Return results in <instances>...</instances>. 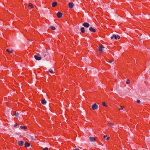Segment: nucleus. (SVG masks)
Instances as JSON below:
<instances>
[{"label": "nucleus", "mask_w": 150, "mask_h": 150, "mask_svg": "<svg viewBox=\"0 0 150 150\" xmlns=\"http://www.w3.org/2000/svg\"><path fill=\"white\" fill-rule=\"evenodd\" d=\"M35 58L38 60H40L42 59V58L40 57V54L39 53H37L36 55L34 56Z\"/></svg>", "instance_id": "obj_1"}, {"label": "nucleus", "mask_w": 150, "mask_h": 150, "mask_svg": "<svg viewBox=\"0 0 150 150\" xmlns=\"http://www.w3.org/2000/svg\"><path fill=\"white\" fill-rule=\"evenodd\" d=\"M98 107V105L96 104V103H94L92 106V109L93 110H95L97 109Z\"/></svg>", "instance_id": "obj_2"}, {"label": "nucleus", "mask_w": 150, "mask_h": 150, "mask_svg": "<svg viewBox=\"0 0 150 150\" xmlns=\"http://www.w3.org/2000/svg\"><path fill=\"white\" fill-rule=\"evenodd\" d=\"M111 39L115 38L116 40L120 39V36L118 35H113L111 38Z\"/></svg>", "instance_id": "obj_3"}, {"label": "nucleus", "mask_w": 150, "mask_h": 150, "mask_svg": "<svg viewBox=\"0 0 150 150\" xmlns=\"http://www.w3.org/2000/svg\"><path fill=\"white\" fill-rule=\"evenodd\" d=\"M83 25L85 27L88 28L90 26V25L89 23H84Z\"/></svg>", "instance_id": "obj_4"}, {"label": "nucleus", "mask_w": 150, "mask_h": 150, "mask_svg": "<svg viewBox=\"0 0 150 150\" xmlns=\"http://www.w3.org/2000/svg\"><path fill=\"white\" fill-rule=\"evenodd\" d=\"M74 4L72 3L69 2L68 4V6L70 8H72Z\"/></svg>", "instance_id": "obj_5"}, {"label": "nucleus", "mask_w": 150, "mask_h": 150, "mask_svg": "<svg viewBox=\"0 0 150 150\" xmlns=\"http://www.w3.org/2000/svg\"><path fill=\"white\" fill-rule=\"evenodd\" d=\"M62 14L60 12H59L57 13V16L58 18H60L62 17Z\"/></svg>", "instance_id": "obj_6"}, {"label": "nucleus", "mask_w": 150, "mask_h": 150, "mask_svg": "<svg viewBox=\"0 0 150 150\" xmlns=\"http://www.w3.org/2000/svg\"><path fill=\"white\" fill-rule=\"evenodd\" d=\"M18 144L20 146H23L24 144V142L23 141H20L18 142Z\"/></svg>", "instance_id": "obj_7"}, {"label": "nucleus", "mask_w": 150, "mask_h": 150, "mask_svg": "<svg viewBox=\"0 0 150 150\" xmlns=\"http://www.w3.org/2000/svg\"><path fill=\"white\" fill-rule=\"evenodd\" d=\"M57 4V3L56 1L54 2H53L52 3V7H55L56 6Z\"/></svg>", "instance_id": "obj_8"}, {"label": "nucleus", "mask_w": 150, "mask_h": 150, "mask_svg": "<svg viewBox=\"0 0 150 150\" xmlns=\"http://www.w3.org/2000/svg\"><path fill=\"white\" fill-rule=\"evenodd\" d=\"M28 7L29 9H31L33 8L34 6L32 4L29 3L28 5Z\"/></svg>", "instance_id": "obj_9"}, {"label": "nucleus", "mask_w": 150, "mask_h": 150, "mask_svg": "<svg viewBox=\"0 0 150 150\" xmlns=\"http://www.w3.org/2000/svg\"><path fill=\"white\" fill-rule=\"evenodd\" d=\"M103 47L102 46L99 45L98 47V50L100 51H103Z\"/></svg>", "instance_id": "obj_10"}, {"label": "nucleus", "mask_w": 150, "mask_h": 150, "mask_svg": "<svg viewBox=\"0 0 150 150\" xmlns=\"http://www.w3.org/2000/svg\"><path fill=\"white\" fill-rule=\"evenodd\" d=\"M90 140L93 142H94L95 141V139L94 137H90L89 138Z\"/></svg>", "instance_id": "obj_11"}, {"label": "nucleus", "mask_w": 150, "mask_h": 150, "mask_svg": "<svg viewBox=\"0 0 150 150\" xmlns=\"http://www.w3.org/2000/svg\"><path fill=\"white\" fill-rule=\"evenodd\" d=\"M89 30L93 32H96V30L94 28H93L92 27H90L89 28Z\"/></svg>", "instance_id": "obj_12"}, {"label": "nucleus", "mask_w": 150, "mask_h": 150, "mask_svg": "<svg viewBox=\"0 0 150 150\" xmlns=\"http://www.w3.org/2000/svg\"><path fill=\"white\" fill-rule=\"evenodd\" d=\"M107 124L110 126H113L114 125V123L112 122H108L107 123Z\"/></svg>", "instance_id": "obj_13"}, {"label": "nucleus", "mask_w": 150, "mask_h": 150, "mask_svg": "<svg viewBox=\"0 0 150 150\" xmlns=\"http://www.w3.org/2000/svg\"><path fill=\"white\" fill-rule=\"evenodd\" d=\"M30 144L28 142H26L25 144V147H29L30 146Z\"/></svg>", "instance_id": "obj_14"}, {"label": "nucleus", "mask_w": 150, "mask_h": 150, "mask_svg": "<svg viewBox=\"0 0 150 150\" xmlns=\"http://www.w3.org/2000/svg\"><path fill=\"white\" fill-rule=\"evenodd\" d=\"M6 51L9 53H11L13 52V50H11V51H10L8 49H7Z\"/></svg>", "instance_id": "obj_15"}, {"label": "nucleus", "mask_w": 150, "mask_h": 150, "mask_svg": "<svg viewBox=\"0 0 150 150\" xmlns=\"http://www.w3.org/2000/svg\"><path fill=\"white\" fill-rule=\"evenodd\" d=\"M103 138L107 140H108L110 139V137H107V135H105L104 136Z\"/></svg>", "instance_id": "obj_16"}, {"label": "nucleus", "mask_w": 150, "mask_h": 150, "mask_svg": "<svg viewBox=\"0 0 150 150\" xmlns=\"http://www.w3.org/2000/svg\"><path fill=\"white\" fill-rule=\"evenodd\" d=\"M41 103L43 104H45L47 103V101L45 100H41Z\"/></svg>", "instance_id": "obj_17"}, {"label": "nucleus", "mask_w": 150, "mask_h": 150, "mask_svg": "<svg viewBox=\"0 0 150 150\" xmlns=\"http://www.w3.org/2000/svg\"><path fill=\"white\" fill-rule=\"evenodd\" d=\"M102 105L104 106H105V107H107L108 106L107 104L105 102H103L102 103Z\"/></svg>", "instance_id": "obj_18"}, {"label": "nucleus", "mask_w": 150, "mask_h": 150, "mask_svg": "<svg viewBox=\"0 0 150 150\" xmlns=\"http://www.w3.org/2000/svg\"><path fill=\"white\" fill-rule=\"evenodd\" d=\"M20 128L22 129H25L27 128L25 126H21L20 127Z\"/></svg>", "instance_id": "obj_19"}, {"label": "nucleus", "mask_w": 150, "mask_h": 150, "mask_svg": "<svg viewBox=\"0 0 150 150\" xmlns=\"http://www.w3.org/2000/svg\"><path fill=\"white\" fill-rule=\"evenodd\" d=\"M81 31L82 33H84L85 32V29L83 27H82L81 29Z\"/></svg>", "instance_id": "obj_20"}, {"label": "nucleus", "mask_w": 150, "mask_h": 150, "mask_svg": "<svg viewBox=\"0 0 150 150\" xmlns=\"http://www.w3.org/2000/svg\"><path fill=\"white\" fill-rule=\"evenodd\" d=\"M15 115L16 117H18L19 115V113L18 112H15Z\"/></svg>", "instance_id": "obj_21"}, {"label": "nucleus", "mask_w": 150, "mask_h": 150, "mask_svg": "<svg viewBox=\"0 0 150 150\" xmlns=\"http://www.w3.org/2000/svg\"><path fill=\"white\" fill-rule=\"evenodd\" d=\"M50 28H51V29L53 30H54L56 29L53 26H51L50 27Z\"/></svg>", "instance_id": "obj_22"}, {"label": "nucleus", "mask_w": 150, "mask_h": 150, "mask_svg": "<svg viewBox=\"0 0 150 150\" xmlns=\"http://www.w3.org/2000/svg\"><path fill=\"white\" fill-rule=\"evenodd\" d=\"M130 83V81L129 79L127 80V81L126 82V84H128Z\"/></svg>", "instance_id": "obj_23"}, {"label": "nucleus", "mask_w": 150, "mask_h": 150, "mask_svg": "<svg viewBox=\"0 0 150 150\" xmlns=\"http://www.w3.org/2000/svg\"><path fill=\"white\" fill-rule=\"evenodd\" d=\"M49 72L50 73H53V71L51 69H50L49 70Z\"/></svg>", "instance_id": "obj_24"}, {"label": "nucleus", "mask_w": 150, "mask_h": 150, "mask_svg": "<svg viewBox=\"0 0 150 150\" xmlns=\"http://www.w3.org/2000/svg\"><path fill=\"white\" fill-rule=\"evenodd\" d=\"M119 109L120 110H122L123 109V107L122 106H120V108H119Z\"/></svg>", "instance_id": "obj_25"}, {"label": "nucleus", "mask_w": 150, "mask_h": 150, "mask_svg": "<svg viewBox=\"0 0 150 150\" xmlns=\"http://www.w3.org/2000/svg\"><path fill=\"white\" fill-rule=\"evenodd\" d=\"M114 60H110V61H109V62L110 63H112V62H113Z\"/></svg>", "instance_id": "obj_26"}, {"label": "nucleus", "mask_w": 150, "mask_h": 150, "mask_svg": "<svg viewBox=\"0 0 150 150\" xmlns=\"http://www.w3.org/2000/svg\"><path fill=\"white\" fill-rule=\"evenodd\" d=\"M43 150H48V148H45L43 149Z\"/></svg>", "instance_id": "obj_27"}, {"label": "nucleus", "mask_w": 150, "mask_h": 150, "mask_svg": "<svg viewBox=\"0 0 150 150\" xmlns=\"http://www.w3.org/2000/svg\"><path fill=\"white\" fill-rule=\"evenodd\" d=\"M137 101L138 103H139L140 102V101L139 100H137Z\"/></svg>", "instance_id": "obj_28"}, {"label": "nucleus", "mask_w": 150, "mask_h": 150, "mask_svg": "<svg viewBox=\"0 0 150 150\" xmlns=\"http://www.w3.org/2000/svg\"><path fill=\"white\" fill-rule=\"evenodd\" d=\"M17 125H18L16 123L14 125V127H16Z\"/></svg>", "instance_id": "obj_29"}, {"label": "nucleus", "mask_w": 150, "mask_h": 150, "mask_svg": "<svg viewBox=\"0 0 150 150\" xmlns=\"http://www.w3.org/2000/svg\"><path fill=\"white\" fill-rule=\"evenodd\" d=\"M74 150H79V149H76Z\"/></svg>", "instance_id": "obj_30"}, {"label": "nucleus", "mask_w": 150, "mask_h": 150, "mask_svg": "<svg viewBox=\"0 0 150 150\" xmlns=\"http://www.w3.org/2000/svg\"><path fill=\"white\" fill-rule=\"evenodd\" d=\"M46 56V54H45L44 55V57H45Z\"/></svg>", "instance_id": "obj_31"}]
</instances>
